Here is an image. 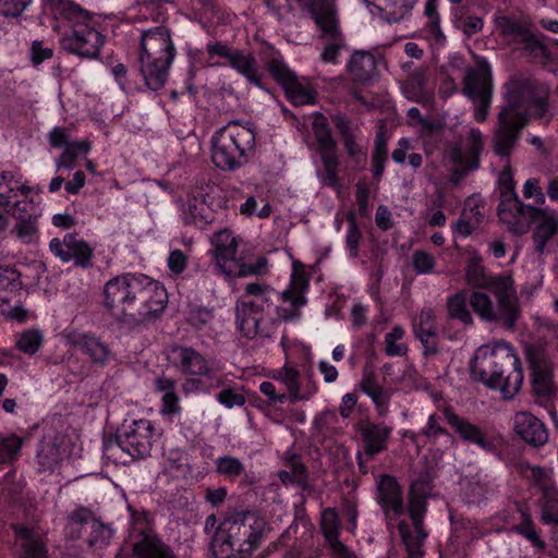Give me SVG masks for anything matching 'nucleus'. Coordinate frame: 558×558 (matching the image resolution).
I'll list each match as a JSON object with an SVG mask.
<instances>
[{"instance_id": "nucleus-1", "label": "nucleus", "mask_w": 558, "mask_h": 558, "mask_svg": "<svg viewBox=\"0 0 558 558\" xmlns=\"http://www.w3.org/2000/svg\"><path fill=\"white\" fill-rule=\"evenodd\" d=\"M168 304L162 282L136 271L110 278L102 289V305L122 326L141 331L159 320Z\"/></svg>"}, {"instance_id": "nucleus-2", "label": "nucleus", "mask_w": 558, "mask_h": 558, "mask_svg": "<svg viewBox=\"0 0 558 558\" xmlns=\"http://www.w3.org/2000/svg\"><path fill=\"white\" fill-rule=\"evenodd\" d=\"M40 24L61 33L64 51L87 60H98L107 41L101 15L74 0H41Z\"/></svg>"}, {"instance_id": "nucleus-3", "label": "nucleus", "mask_w": 558, "mask_h": 558, "mask_svg": "<svg viewBox=\"0 0 558 558\" xmlns=\"http://www.w3.org/2000/svg\"><path fill=\"white\" fill-rule=\"evenodd\" d=\"M175 56L177 49L169 29L157 26L142 35L135 71L128 70L123 63H117L110 68V73L125 94L159 92L168 81Z\"/></svg>"}, {"instance_id": "nucleus-4", "label": "nucleus", "mask_w": 558, "mask_h": 558, "mask_svg": "<svg viewBox=\"0 0 558 558\" xmlns=\"http://www.w3.org/2000/svg\"><path fill=\"white\" fill-rule=\"evenodd\" d=\"M549 87L536 80L513 84L505 95V106L498 114V129L494 135V151L501 158L512 154L521 132L531 118L543 119L549 110Z\"/></svg>"}, {"instance_id": "nucleus-5", "label": "nucleus", "mask_w": 558, "mask_h": 558, "mask_svg": "<svg viewBox=\"0 0 558 558\" xmlns=\"http://www.w3.org/2000/svg\"><path fill=\"white\" fill-rule=\"evenodd\" d=\"M265 536V523L251 511L226 517L211 536L213 558H251Z\"/></svg>"}, {"instance_id": "nucleus-6", "label": "nucleus", "mask_w": 558, "mask_h": 558, "mask_svg": "<svg viewBox=\"0 0 558 558\" xmlns=\"http://www.w3.org/2000/svg\"><path fill=\"white\" fill-rule=\"evenodd\" d=\"M473 380L492 390H500L504 398H512L523 383L522 363L514 348L507 342H498L483 357L476 355L470 363Z\"/></svg>"}, {"instance_id": "nucleus-7", "label": "nucleus", "mask_w": 558, "mask_h": 558, "mask_svg": "<svg viewBox=\"0 0 558 558\" xmlns=\"http://www.w3.org/2000/svg\"><path fill=\"white\" fill-rule=\"evenodd\" d=\"M256 146L253 123L230 121L211 137V160L222 171H235L248 161Z\"/></svg>"}, {"instance_id": "nucleus-8", "label": "nucleus", "mask_w": 558, "mask_h": 558, "mask_svg": "<svg viewBox=\"0 0 558 558\" xmlns=\"http://www.w3.org/2000/svg\"><path fill=\"white\" fill-rule=\"evenodd\" d=\"M497 299V308L490 296L481 291H474L469 298L472 310L485 322H501L512 327L520 316L518 299L511 276H492L485 286Z\"/></svg>"}, {"instance_id": "nucleus-9", "label": "nucleus", "mask_w": 558, "mask_h": 558, "mask_svg": "<svg viewBox=\"0 0 558 558\" xmlns=\"http://www.w3.org/2000/svg\"><path fill=\"white\" fill-rule=\"evenodd\" d=\"M156 436L155 424L146 418L132 420L117 429L114 436L104 439L102 458L114 464H126L118 453H125L131 460L145 459L150 454Z\"/></svg>"}, {"instance_id": "nucleus-10", "label": "nucleus", "mask_w": 558, "mask_h": 558, "mask_svg": "<svg viewBox=\"0 0 558 558\" xmlns=\"http://www.w3.org/2000/svg\"><path fill=\"white\" fill-rule=\"evenodd\" d=\"M168 361L185 376L182 383L185 395L208 391L206 380L215 378V369L201 351L189 344L173 343L168 349Z\"/></svg>"}, {"instance_id": "nucleus-11", "label": "nucleus", "mask_w": 558, "mask_h": 558, "mask_svg": "<svg viewBox=\"0 0 558 558\" xmlns=\"http://www.w3.org/2000/svg\"><path fill=\"white\" fill-rule=\"evenodd\" d=\"M267 70L283 89L287 100L293 107L316 105L317 90L311 80L299 76L281 57L270 59L267 63Z\"/></svg>"}, {"instance_id": "nucleus-12", "label": "nucleus", "mask_w": 558, "mask_h": 558, "mask_svg": "<svg viewBox=\"0 0 558 558\" xmlns=\"http://www.w3.org/2000/svg\"><path fill=\"white\" fill-rule=\"evenodd\" d=\"M130 513V537L138 536L133 543L134 558H177L172 548L149 527V513L128 505Z\"/></svg>"}, {"instance_id": "nucleus-13", "label": "nucleus", "mask_w": 558, "mask_h": 558, "mask_svg": "<svg viewBox=\"0 0 558 558\" xmlns=\"http://www.w3.org/2000/svg\"><path fill=\"white\" fill-rule=\"evenodd\" d=\"M493 72L489 63L482 60L470 68L463 78V94L473 102V117L478 123L487 120L493 99Z\"/></svg>"}, {"instance_id": "nucleus-14", "label": "nucleus", "mask_w": 558, "mask_h": 558, "mask_svg": "<svg viewBox=\"0 0 558 558\" xmlns=\"http://www.w3.org/2000/svg\"><path fill=\"white\" fill-rule=\"evenodd\" d=\"M442 415L446 423L463 442L474 445L489 453H496L499 450L502 438L495 430L482 428L480 425L457 414L451 408H445Z\"/></svg>"}, {"instance_id": "nucleus-15", "label": "nucleus", "mask_w": 558, "mask_h": 558, "mask_svg": "<svg viewBox=\"0 0 558 558\" xmlns=\"http://www.w3.org/2000/svg\"><path fill=\"white\" fill-rule=\"evenodd\" d=\"M312 129L326 172V181L329 185L335 186L339 182L338 168L340 162L337 141L332 135L328 119L322 112H315Z\"/></svg>"}, {"instance_id": "nucleus-16", "label": "nucleus", "mask_w": 558, "mask_h": 558, "mask_svg": "<svg viewBox=\"0 0 558 558\" xmlns=\"http://www.w3.org/2000/svg\"><path fill=\"white\" fill-rule=\"evenodd\" d=\"M69 342L90 368H105L116 360L112 347L96 332H73L69 338Z\"/></svg>"}, {"instance_id": "nucleus-17", "label": "nucleus", "mask_w": 558, "mask_h": 558, "mask_svg": "<svg viewBox=\"0 0 558 558\" xmlns=\"http://www.w3.org/2000/svg\"><path fill=\"white\" fill-rule=\"evenodd\" d=\"M51 253L63 264L73 263L84 270L94 266L95 248L77 233H65L62 239L53 238L49 243Z\"/></svg>"}, {"instance_id": "nucleus-18", "label": "nucleus", "mask_w": 558, "mask_h": 558, "mask_svg": "<svg viewBox=\"0 0 558 558\" xmlns=\"http://www.w3.org/2000/svg\"><path fill=\"white\" fill-rule=\"evenodd\" d=\"M375 500L384 513L387 526L407 513L403 488L393 475L381 474L378 477Z\"/></svg>"}, {"instance_id": "nucleus-19", "label": "nucleus", "mask_w": 558, "mask_h": 558, "mask_svg": "<svg viewBox=\"0 0 558 558\" xmlns=\"http://www.w3.org/2000/svg\"><path fill=\"white\" fill-rule=\"evenodd\" d=\"M524 219L531 223H535L533 231V242L535 251L543 254L547 243L558 232V216L555 210L548 208L535 207L533 205L526 206L522 215L518 216L515 220Z\"/></svg>"}, {"instance_id": "nucleus-20", "label": "nucleus", "mask_w": 558, "mask_h": 558, "mask_svg": "<svg viewBox=\"0 0 558 558\" xmlns=\"http://www.w3.org/2000/svg\"><path fill=\"white\" fill-rule=\"evenodd\" d=\"M19 558H50L47 536L33 525L12 523Z\"/></svg>"}, {"instance_id": "nucleus-21", "label": "nucleus", "mask_w": 558, "mask_h": 558, "mask_svg": "<svg viewBox=\"0 0 558 558\" xmlns=\"http://www.w3.org/2000/svg\"><path fill=\"white\" fill-rule=\"evenodd\" d=\"M214 197L199 187L192 191L186 208L182 210V220L186 226L204 230L215 220Z\"/></svg>"}, {"instance_id": "nucleus-22", "label": "nucleus", "mask_w": 558, "mask_h": 558, "mask_svg": "<svg viewBox=\"0 0 558 558\" xmlns=\"http://www.w3.org/2000/svg\"><path fill=\"white\" fill-rule=\"evenodd\" d=\"M499 204L497 207L501 220H512L522 215L530 204L523 203L517 191L515 181L510 167H505L499 173L498 180Z\"/></svg>"}, {"instance_id": "nucleus-23", "label": "nucleus", "mask_w": 558, "mask_h": 558, "mask_svg": "<svg viewBox=\"0 0 558 558\" xmlns=\"http://www.w3.org/2000/svg\"><path fill=\"white\" fill-rule=\"evenodd\" d=\"M267 310L258 301L242 302L236 311V327L240 333L247 338L269 337L266 327Z\"/></svg>"}, {"instance_id": "nucleus-24", "label": "nucleus", "mask_w": 558, "mask_h": 558, "mask_svg": "<svg viewBox=\"0 0 558 558\" xmlns=\"http://www.w3.org/2000/svg\"><path fill=\"white\" fill-rule=\"evenodd\" d=\"M356 429L360 436V449L368 460H373L388 449L392 427L385 423L365 421L359 423Z\"/></svg>"}, {"instance_id": "nucleus-25", "label": "nucleus", "mask_w": 558, "mask_h": 558, "mask_svg": "<svg viewBox=\"0 0 558 558\" xmlns=\"http://www.w3.org/2000/svg\"><path fill=\"white\" fill-rule=\"evenodd\" d=\"M483 151L482 134L478 130H472L470 142L464 151L456 148L452 151L451 159L453 162V170L451 172V181L458 183L470 171L476 170L480 167V157Z\"/></svg>"}, {"instance_id": "nucleus-26", "label": "nucleus", "mask_w": 558, "mask_h": 558, "mask_svg": "<svg viewBox=\"0 0 558 558\" xmlns=\"http://www.w3.org/2000/svg\"><path fill=\"white\" fill-rule=\"evenodd\" d=\"M531 371V386L537 397L548 398L555 395L554 373L550 364L532 349L526 352Z\"/></svg>"}, {"instance_id": "nucleus-27", "label": "nucleus", "mask_w": 558, "mask_h": 558, "mask_svg": "<svg viewBox=\"0 0 558 558\" xmlns=\"http://www.w3.org/2000/svg\"><path fill=\"white\" fill-rule=\"evenodd\" d=\"M514 430L524 442L533 447H541L548 440L545 424L529 412H519L515 414Z\"/></svg>"}, {"instance_id": "nucleus-28", "label": "nucleus", "mask_w": 558, "mask_h": 558, "mask_svg": "<svg viewBox=\"0 0 558 558\" xmlns=\"http://www.w3.org/2000/svg\"><path fill=\"white\" fill-rule=\"evenodd\" d=\"M259 391L266 399L259 398L256 401V407L274 420L283 418V405L290 403V395L286 391L278 390L275 384L268 380L259 384Z\"/></svg>"}, {"instance_id": "nucleus-29", "label": "nucleus", "mask_w": 558, "mask_h": 558, "mask_svg": "<svg viewBox=\"0 0 558 558\" xmlns=\"http://www.w3.org/2000/svg\"><path fill=\"white\" fill-rule=\"evenodd\" d=\"M213 243L216 260L215 267L220 274H223L226 267L236 257V238L230 230L222 229L215 233Z\"/></svg>"}, {"instance_id": "nucleus-30", "label": "nucleus", "mask_w": 558, "mask_h": 558, "mask_svg": "<svg viewBox=\"0 0 558 558\" xmlns=\"http://www.w3.org/2000/svg\"><path fill=\"white\" fill-rule=\"evenodd\" d=\"M35 461L39 473H53L62 461V449L56 438L44 436L37 446Z\"/></svg>"}, {"instance_id": "nucleus-31", "label": "nucleus", "mask_w": 558, "mask_h": 558, "mask_svg": "<svg viewBox=\"0 0 558 558\" xmlns=\"http://www.w3.org/2000/svg\"><path fill=\"white\" fill-rule=\"evenodd\" d=\"M347 69L355 82L366 84L376 74L375 57L371 52L356 50L348 61Z\"/></svg>"}, {"instance_id": "nucleus-32", "label": "nucleus", "mask_w": 558, "mask_h": 558, "mask_svg": "<svg viewBox=\"0 0 558 558\" xmlns=\"http://www.w3.org/2000/svg\"><path fill=\"white\" fill-rule=\"evenodd\" d=\"M229 64L252 85L260 89H266L263 82V74L258 71V63L253 54H244L242 51H234Z\"/></svg>"}, {"instance_id": "nucleus-33", "label": "nucleus", "mask_w": 558, "mask_h": 558, "mask_svg": "<svg viewBox=\"0 0 558 558\" xmlns=\"http://www.w3.org/2000/svg\"><path fill=\"white\" fill-rule=\"evenodd\" d=\"M22 295L21 272L12 266H0V307Z\"/></svg>"}, {"instance_id": "nucleus-34", "label": "nucleus", "mask_w": 558, "mask_h": 558, "mask_svg": "<svg viewBox=\"0 0 558 558\" xmlns=\"http://www.w3.org/2000/svg\"><path fill=\"white\" fill-rule=\"evenodd\" d=\"M5 210L14 219H38L41 215L40 203L36 202L32 196V187L28 185L24 186L20 197H17L9 208H5Z\"/></svg>"}, {"instance_id": "nucleus-35", "label": "nucleus", "mask_w": 558, "mask_h": 558, "mask_svg": "<svg viewBox=\"0 0 558 558\" xmlns=\"http://www.w3.org/2000/svg\"><path fill=\"white\" fill-rule=\"evenodd\" d=\"M284 465L288 470H281L278 474L279 480L282 482V484H296L302 489H307L308 471L306 465L302 461L301 456L296 453L290 454L286 459Z\"/></svg>"}, {"instance_id": "nucleus-36", "label": "nucleus", "mask_w": 558, "mask_h": 558, "mask_svg": "<svg viewBox=\"0 0 558 558\" xmlns=\"http://www.w3.org/2000/svg\"><path fill=\"white\" fill-rule=\"evenodd\" d=\"M25 438L16 433L0 432V469L14 465L21 456Z\"/></svg>"}, {"instance_id": "nucleus-37", "label": "nucleus", "mask_w": 558, "mask_h": 558, "mask_svg": "<svg viewBox=\"0 0 558 558\" xmlns=\"http://www.w3.org/2000/svg\"><path fill=\"white\" fill-rule=\"evenodd\" d=\"M15 349L28 356L36 355L45 343L44 331L39 327H29L15 336Z\"/></svg>"}, {"instance_id": "nucleus-38", "label": "nucleus", "mask_w": 558, "mask_h": 558, "mask_svg": "<svg viewBox=\"0 0 558 558\" xmlns=\"http://www.w3.org/2000/svg\"><path fill=\"white\" fill-rule=\"evenodd\" d=\"M268 260L264 256L257 257L253 262H244L241 258H234L226 267V271L222 274L227 278H243L252 275H264L267 271Z\"/></svg>"}, {"instance_id": "nucleus-39", "label": "nucleus", "mask_w": 558, "mask_h": 558, "mask_svg": "<svg viewBox=\"0 0 558 558\" xmlns=\"http://www.w3.org/2000/svg\"><path fill=\"white\" fill-rule=\"evenodd\" d=\"M361 390L375 404L379 415H385L390 402V393L380 386L374 375H365L360 383Z\"/></svg>"}, {"instance_id": "nucleus-40", "label": "nucleus", "mask_w": 558, "mask_h": 558, "mask_svg": "<svg viewBox=\"0 0 558 558\" xmlns=\"http://www.w3.org/2000/svg\"><path fill=\"white\" fill-rule=\"evenodd\" d=\"M215 472L229 483H235L246 475L244 463L231 454H223L215 460Z\"/></svg>"}, {"instance_id": "nucleus-41", "label": "nucleus", "mask_w": 558, "mask_h": 558, "mask_svg": "<svg viewBox=\"0 0 558 558\" xmlns=\"http://www.w3.org/2000/svg\"><path fill=\"white\" fill-rule=\"evenodd\" d=\"M26 184L21 182V177L11 171L0 173V206L9 208L13 202L20 197L22 190Z\"/></svg>"}, {"instance_id": "nucleus-42", "label": "nucleus", "mask_w": 558, "mask_h": 558, "mask_svg": "<svg viewBox=\"0 0 558 558\" xmlns=\"http://www.w3.org/2000/svg\"><path fill=\"white\" fill-rule=\"evenodd\" d=\"M398 530L405 547L408 558H423V544L428 534L414 533L410 524L404 520L398 523Z\"/></svg>"}, {"instance_id": "nucleus-43", "label": "nucleus", "mask_w": 558, "mask_h": 558, "mask_svg": "<svg viewBox=\"0 0 558 558\" xmlns=\"http://www.w3.org/2000/svg\"><path fill=\"white\" fill-rule=\"evenodd\" d=\"M452 15L454 25L468 37L480 33L484 27L483 17L472 14L465 7H457L452 11Z\"/></svg>"}, {"instance_id": "nucleus-44", "label": "nucleus", "mask_w": 558, "mask_h": 558, "mask_svg": "<svg viewBox=\"0 0 558 558\" xmlns=\"http://www.w3.org/2000/svg\"><path fill=\"white\" fill-rule=\"evenodd\" d=\"M517 511L520 513L521 522L511 527V531L525 537L531 544L539 549H544L546 544L539 537L535 529L534 521L531 517V513L527 510L522 509L521 507H517Z\"/></svg>"}, {"instance_id": "nucleus-45", "label": "nucleus", "mask_w": 558, "mask_h": 558, "mask_svg": "<svg viewBox=\"0 0 558 558\" xmlns=\"http://www.w3.org/2000/svg\"><path fill=\"white\" fill-rule=\"evenodd\" d=\"M469 299L465 291H459L448 298L447 308L452 319L460 320L463 325H472L473 317L469 310Z\"/></svg>"}, {"instance_id": "nucleus-46", "label": "nucleus", "mask_w": 558, "mask_h": 558, "mask_svg": "<svg viewBox=\"0 0 558 558\" xmlns=\"http://www.w3.org/2000/svg\"><path fill=\"white\" fill-rule=\"evenodd\" d=\"M283 381L286 385V389L290 395V404H295L302 400H308L313 395H315V389L308 392V395H301V383H300V372L295 367H286Z\"/></svg>"}, {"instance_id": "nucleus-47", "label": "nucleus", "mask_w": 558, "mask_h": 558, "mask_svg": "<svg viewBox=\"0 0 558 558\" xmlns=\"http://www.w3.org/2000/svg\"><path fill=\"white\" fill-rule=\"evenodd\" d=\"M54 57L53 46L44 40H33L28 50V60L31 65L40 70L45 62L52 60Z\"/></svg>"}, {"instance_id": "nucleus-48", "label": "nucleus", "mask_w": 558, "mask_h": 558, "mask_svg": "<svg viewBox=\"0 0 558 558\" xmlns=\"http://www.w3.org/2000/svg\"><path fill=\"white\" fill-rule=\"evenodd\" d=\"M441 416L436 412L432 413L427 417L425 426L421 429L424 436V441L427 445H435L439 437L445 436L448 440L452 439L451 434L447 428L441 425Z\"/></svg>"}, {"instance_id": "nucleus-49", "label": "nucleus", "mask_w": 558, "mask_h": 558, "mask_svg": "<svg viewBox=\"0 0 558 558\" xmlns=\"http://www.w3.org/2000/svg\"><path fill=\"white\" fill-rule=\"evenodd\" d=\"M85 533L87 534L85 542L90 549H102L109 544L110 532L98 519L90 522Z\"/></svg>"}, {"instance_id": "nucleus-50", "label": "nucleus", "mask_w": 558, "mask_h": 558, "mask_svg": "<svg viewBox=\"0 0 558 558\" xmlns=\"http://www.w3.org/2000/svg\"><path fill=\"white\" fill-rule=\"evenodd\" d=\"M405 335L403 327L396 325L392 329L385 335V353L390 357H401L408 353V347L404 343H399Z\"/></svg>"}, {"instance_id": "nucleus-51", "label": "nucleus", "mask_w": 558, "mask_h": 558, "mask_svg": "<svg viewBox=\"0 0 558 558\" xmlns=\"http://www.w3.org/2000/svg\"><path fill=\"white\" fill-rule=\"evenodd\" d=\"M413 331L414 335L423 333L424 337L438 335V325L432 308L424 307L421 310L418 317L413 323Z\"/></svg>"}, {"instance_id": "nucleus-52", "label": "nucleus", "mask_w": 558, "mask_h": 558, "mask_svg": "<svg viewBox=\"0 0 558 558\" xmlns=\"http://www.w3.org/2000/svg\"><path fill=\"white\" fill-rule=\"evenodd\" d=\"M274 292L268 286L259 283V282H251L245 287V293L247 295H252L255 299L253 301H258V303L263 304L265 310H267V316L271 315V306L272 301L270 300V293Z\"/></svg>"}, {"instance_id": "nucleus-53", "label": "nucleus", "mask_w": 558, "mask_h": 558, "mask_svg": "<svg viewBox=\"0 0 558 558\" xmlns=\"http://www.w3.org/2000/svg\"><path fill=\"white\" fill-rule=\"evenodd\" d=\"M32 3L33 0H0V15L5 19H20Z\"/></svg>"}, {"instance_id": "nucleus-54", "label": "nucleus", "mask_w": 558, "mask_h": 558, "mask_svg": "<svg viewBox=\"0 0 558 558\" xmlns=\"http://www.w3.org/2000/svg\"><path fill=\"white\" fill-rule=\"evenodd\" d=\"M348 231H347V247L351 257L359 255L360 242L362 240V232L357 226L356 216L354 213L348 215Z\"/></svg>"}, {"instance_id": "nucleus-55", "label": "nucleus", "mask_w": 558, "mask_h": 558, "mask_svg": "<svg viewBox=\"0 0 558 558\" xmlns=\"http://www.w3.org/2000/svg\"><path fill=\"white\" fill-rule=\"evenodd\" d=\"M12 302L13 305L5 304L7 307H0V313L3 314L9 320L15 322L19 324H24L28 322L32 316L29 310L23 307L22 305V296H16Z\"/></svg>"}, {"instance_id": "nucleus-56", "label": "nucleus", "mask_w": 558, "mask_h": 558, "mask_svg": "<svg viewBox=\"0 0 558 558\" xmlns=\"http://www.w3.org/2000/svg\"><path fill=\"white\" fill-rule=\"evenodd\" d=\"M213 311L205 306H193L187 313L186 320L196 330H204L213 320Z\"/></svg>"}, {"instance_id": "nucleus-57", "label": "nucleus", "mask_w": 558, "mask_h": 558, "mask_svg": "<svg viewBox=\"0 0 558 558\" xmlns=\"http://www.w3.org/2000/svg\"><path fill=\"white\" fill-rule=\"evenodd\" d=\"M323 39L329 40L325 46L320 59L326 63L337 64L340 56V50L344 46V38L342 32H339L338 36L335 37H322Z\"/></svg>"}, {"instance_id": "nucleus-58", "label": "nucleus", "mask_w": 558, "mask_h": 558, "mask_svg": "<svg viewBox=\"0 0 558 558\" xmlns=\"http://www.w3.org/2000/svg\"><path fill=\"white\" fill-rule=\"evenodd\" d=\"M412 265L417 275L433 274L436 267V258L426 251L417 250L412 255Z\"/></svg>"}, {"instance_id": "nucleus-59", "label": "nucleus", "mask_w": 558, "mask_h": 558, "mask_svg": "<svg viewBox=\"0 0 558 558\" xmlns=\"http://www.w3.org/2000/svg\"><path fill=\"white\" fill-rule=\"evenodd\" d=\"M95 520L96 518L93 517L92 511L85 507H80L78 509L73 511L70 515V523L72 525L78 526L75 531L72 532L73 534L76 533V535H73V537L82 538L83 531L87 532L90 522Z\"/></svg>"}, {"instance_id": "nucleus-60", "label": "nucleus", "mask_w": 558, "mask_h": 558, "mask_svg": "<svg viewBox=\"0 0 558 558\" xmlns=\"http://www.w3.org/2000/svg\"><path fill=\"white\" fill-rule=\"evenodd\" d=\"M488 488L480 482H469L463 488V498L469 505H481L487 499Z\"/></svg>"}, {"instance_id": "nucleus-61", "label": "nucleus", "mask_w": 558, "mask_h": 558, "mask_svg": "<svg viewBox=\"0 0 558 558\" xmlns=\"http://www.w3.org/2000/svg\"><path fill=\"white\" fill-rule=\"evenodd\" d=\"M433 478L429 473L421 474L411 485L410 497L427 499L432 496Z\"/></svg>"}, {"instance_id": "nucleus-62", "label": "nucleus", "mask_w": 558, "mask_h": 558, "mask_svg": "<svg viewBox=\"0 0 558 558\" xmlns=\"http://www.w3.org/2000/svg\"><path fill=\"white\" fill-rule=\"evenodd\" d=\"M216 399L227 409L243 407L246 402L244 395L235 391L233 388H223L218 392Z\"/></svg>"}, {"instance_id": "nucleus-63", "label": "nucleus", "mask_w": 558, "mask_h": 558, "mask_svg": "<svg viewBox=\"0 0 558 558\" xmlns=\"http://www.w3.org/2000/svg\"><path fill=\"white\" fill-rule=\"evenodd\" d=\"M355 199L359 207V215L362 218H368L371 215V191L365 183H357Z\"/></svg>"}, {"instance_id": "nucleus-64", "label": "nucleus", "mask_w": 558, "mask_h": 558, "mask_svg": "<svg viewBox=\"0 0 558 558\" xmlns=\"http://www.w3.org/2000/svg\"><path fill=\"white\" fill-rule=\"evenodd\" d=\"M521 38V43L524 44V49L529 52L534 51H542L546 52L547 48L543 43V38H545V35L543 34H534L526 27H524L523 33L519 35Z\"/></svg>"}]
</instances>
